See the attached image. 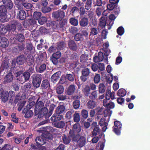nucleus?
<instances>
[{
	"label": "nucleus",
	"instance_id": "obj_1",
	"mask_svg": "<svg viewBox=\"0 0 150 150\" xmlns=\"http://www.w3.org/2000/svg\"><path fill=\"white\" fill-rule=\"evenodd\" d=\"M35 97L31 96L28 100L29 104L26 106V108L23 110L22 112L25 114V118H28L32 117L33 115V107L35 105Z\"/></svg>",
	"mask_w": 150,
	"mask_h": 150
},
{
	"label": "nucleus",
	"instance_id": "obj_2",
	"mask_svg": "<svg viewBox=\"0 0 150 150\" xmlns=\"http://www.w3.org/2000/svg\"><path fill=\"white\" fill-rule=\"evenodd\" d=\"M42 78L40 74H37L33 76L32 79V83L34 88H39L41 84Z\"/></svg>",
	"mask_w": 150,
	"mask_h": 150
},
{
	"label": "nucleus",
	"instance_id": "obj_3",
	"mask_svg": "<svg viewBox=\"0 0 150 150\" xmlns=\"http://www.w3.org/2000/svg\"><path fill=\"white\" fill-rule=\"evenodd\" d=\"M38 100H37V102L35 104V107L34 109L35 115H37L38 112L42 111L43 112L44 104L43 103L42 101H38Z\"/></svg>",
	"mask_w": 150,
	"mask_h": 150
},
{
	"label": "nucleus",
	"instance_id": "obj_4",
	"mask_svg": "<svg viewBox=\"0 0 150 150\" xmlns=\"http://www.w3.org/2000/svg\"><path fill=\"white\" fill-rule=\"evenodd\" d=\"M52 16L57 21L62 20L65 16V12L61 10L54 12L52 14Z\"/></svg>",
	"mask_w": 150,
	"mask_h": 150
},
{
	"label": "nucleus",
	"instance_id": "obj_5",
	"mask_svg": "<svg viewBox=\"0 0 150 150\" xmlns=\"http://www.w3.org/2000/svg\"><path fill=\"white\" fill-rule=\"evenodd\" d=\"M79 22L80 26L81 27H85L89 24L88 18L83 16H80L79 19Z\"/></svg>",
	"mask_w": 150,
	"mask_h": 150
},
{
	"label": "nucleus",
	"instance_id": "obj_6",
	"mask_svg": "<svg viewBox=\"0 0 150 150\" xmlns=\"http://www.w3.org/2000/svg\"><path fill=\"white\" fill-rule=\"evenodd\" d=\"M55 107V105L53 104H51L49 106V111L46 108L44 107L43 111H45V115H46V117H49L51 116Z\"/></svg>",
	"mask_w": 150,
	"mask_h": 150
},
{
	"label": "nucleus",
	"instance_id": "obj_7",
	"mask_svg": "<svg viewBox=\"0 0 150 150\" xmlns=\"http://www.w3.org/2000/svg\"><path fill=\"white\" fill-rule=\"evenodd\" d=\"M61 56V53L60 52H57L54 53L52 55V57L51 58V60L54 64L56 65L57 63V59Z\"/></svg>",
	"mask_w": 150,
	"mask_h": 150
},
{
	"label": "nucleus",
	"instance_id": "obj_8",
	"mask_svg": "<svg viewBox=\"0 0 150 150\" xmlns=\"http://www.w3.org/2000/svg\"><path fill=\"white\" fill-rule=\"evenodd\" d=\"M63 117V116L57 113L54 114L50 118L52 122L54 123V125L55 123L58 122Z\"/></svg>",
	"mask_w": 150,
	"mask_h": 150
},
{
	"label": "nucleus",
	"instance_id": "obj_9",
	"mask_svg": "<svg viewBox=\"0 0 150 150\" xmlns=\"http://www.w3.org/2000/svg\"><path fill=\"white\" fill-rule=\"evenodd\" d=\"M13 78V76L11 73H9L5 76L3 83L6 84L12 82Z\"/></svg>",
	"mask_w": 150,
	"mask_h": 150
},
{
	"label": "nucleus",
	"instance_id": "obj_10",
	"mask_svg": "<svg viewBox=\"0 0 150 150\" xmlns=\"http://www.w3.org/2000/svg\"><path fill=\"white\" fill-rule=\"evenodd\" d=\"M104 55L103 53L101 52H99L98 53V55L95 56L93 58L94 62L96 63L102 61L103 59Z\"/></svg>",
	"mask_w": 150,
	"mask_h": 150
},
{
	"label": "nucleus",
	"instance_id": "obj_11",
	"mask_svg": "<svg viewBox=\"0 0 150 150\" xmlns=\"http://www.w3.org/2000/svg\"><path fill=\"white\" fill-rule=\"evenodd\" d=\"M68 46L69 48L73 51H76L77 49V46L75 41L73 40H69L68 41Z\"/></svg>",
	"mask_w": 150,
	"mask_h": 150
},
{
	"label": "nucleus",
	"instance_id": "obj_12",
	"mask_svg": "<svg viewBox=\"0 0 150 150\" xmlns=\"http://www.w3.org/2000/svg\"><path fill=\"white\" fill-rule=\"evenodd\" d=\"M61 74V72L58 71L54 74L51 77V81L53 83H55L59 78Z\"/></svg>",
	"mask_w": 150,
	"mask_h": 150
},
{
	"label": "nucleus",
	"instance_id": "obj_13",
	"mask_svg": "<svg viewBox=\"0 0 150 150\" xmlns=\"http://www.w3.org/2000/svg\"><path fill=\"white\" fill-rule=\"evenodd\" d=\"M115 93L114 92H111L110 89H107L106 91L105 94V98L108 100H110L111 98L112 100L115 99Z\"/></svg>",
	"mask_w": 150,
	"mask_h": 150
},
{
	"label": "nucleus",
	"instance_id": "obj_14",
	"mask_svg": "<svg viewBox=\"0 0 150 150\" xmlns=\"http://www.w3.org/2000/svg\"><path fill=\"white\" fill-rule=\"evenodd\" d=\"M81 127L79 123L74 124L73 127L72 133L79 134L81 131Z\"/></svg>",
	"mask_w": 150,
	"mask_h": 150
},
{
	"label": "nucleus",
	"instance_id": "obj_15",
	"mask_svg": "<svg viewBox=\"0 0 150 150\" xmlns=\"http://www.w3.org/2000/svg\"><path fill=\"white\" fill-rule=\"evenodd\" d=\"M8 45V40L5 38L3 37L0 38V46L5 48L7 47Z\"/></svg>",
	"mask_w": 150,
	"mask_h": 150
},
{
	"label": "nucleus",
	"instance_id": "obj_16",
	"mask_svg": "<svg viewBox=\"0 0 150 150\" xmlns=\"http://www.w3.org/2000/svg\"><path fill=\"white\" fill-rule=\"evenodd\" d=\"M17 22L16 21H12L11 24L6 26L7 30L14 31L17 28Z\"/></svg>",
	"mask_w": 150,
	"mask_h": 150
},
{
	"label": "nucleus",
	"instance_id": "obj_17",
	"mask_svg": "<svg viewBox=\"0 0 150 150\" xmlns=\"http://www.w3.org/2000/svg\"><path fill=\"white\" fill-rule=\"evenodd\" d=\"M42 136L46 141H48L49 140H51L53 138L52 134L50 133L47 131H45L42 134Z\"/></svg>",
	"mask_w": 150,
	"mask_h": 150
},
{
	"label": "nucleus",
	"instance_id": "obj_18",
	"mask_svg": "<svg viewBox=\"0 0 150 150\" xmlns=\"http://www.w3.org/2000/svg\"><path fill=\"white\" fill-rule=\"evenodd\" d=\"M35 141L37 145L42 146L45 144L46 142L42 137H36Z\"/></svg>",
	"mask_w": 150,
	"mask_h": 150
},
{
	"label": "nucleus",
	"instance_id": "obj_19",
	"mask_svg": "<svg viewBox=\"0 0 150 150\" xmlns=\"http://www.w3.org/2000/svg\"><path fill=\"white\" fill-rule=\"evenodd\" d=\"M2 1L5 8L7 9L12 8L13 4L11 0H2Z\"/></svg>",
	"mask_w": 150,
	"mask_h": 150
},
{
	"label": "nucleus",
	"instance_id": "obj_20",
	"mask_svg": "<svg viewBox=\"0 0 150 150\" xmlns=\"http://www.w3.org/2000/svg\"><path fill=\"white\" fill-rule=\"evenodd\" d=\"M71 58L75 60L73 61L72 64L73 66H77L79 63L78 61L79 57L76 53H74L71 55Z\"/></svg>",
	"mask_w": 150,
	"mask_h": 150
},
{
	"label": "nucleus",
	"instance_id": "obj_21",
	"mask_svg": "<svg viewBox=\"0 0 150 150\" xmlns=\"http://www.w3.org/2000/svg\"><path fill=\"white\" fill-rule=\"evenodd\" d=\"M106 24V17H102L100 19V26L101 28H105Z\"/></svg>",
	"mask_w": 150,
	"mask_h": 150
},
{
	"label": "nucleus",
	"instance_id": "obj_22",
	"mask_svg": "<svg viewBox=\"0 0 150 150\" xmlns=\"http://www.w3.org/2000/svg\"><path fill=\"white\" fill-rule=\"evenodd\" d=\"M86 139L85 137L81 136L80 137L77 142L80 147H83L85 145Z\"/></svg>",
	"mask_w": 150,
	"mask_h": 150
},
{
	"label": "nucleus",
	"instance_id": "obj_23",
	"mask_svg": "<svg viewBox=\"0 0 150 150\" xmlns=\"http://www.w3.org/2000/svg\"><path fill=\"white\" fill-rule=\"evenodd\" d=\"M93 100H91L87 103L86 105L88 109H93L96 107V102Z\"/></svg>",
	"mask_w": 150,
	"mask_h": 150
},
{
	"label": "nucleus",
	"instance_id": "obj_24",
	"mask_svg": "<svg viewBox=\"0 0 150 150\" xmlns=\"http://www.w3.org/2000/svg\"><path fill=\"white\" fill-rule=\"evenodd\" d=\"M72 131L70 129L69 132L70 136L72 138V141L74 142H77L78 140L80 138V135L78 134L76 135L75 133H72Z\"/></svg>",
	"mask_w": 150,
	"mask_h": 150
},
{
	"label": "nucleus",
	"instance_id": "obj_25",
	"mask_svg": "<svg viewBox=\"0 0 150 150\" xmlns=\"http://www.w3.org/2000/svg\"><path fill=\"white\" fill-rule=\"evenodd\" d=\"M91 90L89 86L88 85H86L85 87L82 89V91L84 95L86 96H88L90 94V91Z\"/></svg>",
	"mask_w": 150,
	"mask_h": 150
},
{
	"label": "nucleus",
	"instance_id": "obj_26",
	"mask_svg": "<svg viewBox=\"0 0 150 150\" xmlns=\"http://www.w3.org/2000/svg\"><path fill=\"white\" fill-rule=\"evenodd\" d=\"M50 84L49 81L48 79L43 80L41 84V87L42 89H46L50 86Z\"/></svg>",
	"mask_w": 150,
	"mask_h": 150
},
{
	"label": "nucleus",
	"instance_id": "obj_27",
	"mask_svg": "<svg viewBox=\"0 0 150 150\" xmlns=\"http://www.w3.org/2000/svg\"><path fill=\"white\" fill-rule=\"evenodd\" d=\"M18 16L20 19L24 20L26 17V14L25 12L23 10H21L18 13Z\"/></svg>",
	"mask_w": 150,
	"mask_h": 150
},
{
	"label": "nucleus",
	"instance_id": "obj_28",
	"mask_svg": "<svg viewBox=\"0 0 150 150\" xmlns=\"http://www.w3.org/2000/svg\"><path fill=\"white\" fill-rule=\"evenodd\" d=\"M75 90V85L73 84L71 85L69 87L67 92L69 95H71L74 93Z\"/></svg>",
	"mask_w": 150,
	"mask_h": 150
},
{
	"label": "nucleus",
	"instance_id": "obj_29",
	"mask_svg": "<svg viewBox=\"0 0 150 150\" xmlns=\"http://www.w3.org/2000/svg\"><path fill=\"white\" fill-rule=\"evenodd\" d=\"M8 93L6 91L1 93V101L5 103L8 100Z\"/></svg>",
	"mask_w": 150,
	"mask_h": 150
},
{
	"label": "nucleus",
	"instance_id": "obj_30",
	"mask_svg": "<svg viewBox=\"0 0 150 150\" xmlns=\"http://www.w3.org/2000/svg\"><path fill=\"white\" fill-rule=\"evenodd\" d=\"M89 96V98L91 100H96L97 99L98 96V93L97 91H94L92 92Z\"/></svg>",
	"mask_w": 150,
	"mask_h": 150
},
{
	"label": "nucleus",
	"instance_id": "obj_31",
	"mask_svg": "<svg viewBox=\"0 0 150 150\" xmlns=\"http://www.w3.org/2000/svg\"><path fill=\"white\" fill-rule=\"evenodd\" d=\"M65 109V107L64 105H60L55 110V113H57L60 114L63 113Z\"/></svg>",
	"mask_w": 150,
	"mask_h": 150
},
{
	"label": "nucleus",
	"instance_id": "obj_32",
	"mask_svg": "<svg viewBox=\"0 0 150 150\" xmlns=\"http://www.w3.org/2000/svg\"><path fill=\"white\" fill-rule=\"evenodd\" d=\"M100 129L99 125L96 126L94 127L93 131L92 132V135L93 136H96L98 134L100 133Z\"/></svg>",
	"mask_w": 150,
	"mask_h": 150
},
{
	"label": "nucleus",
	"instance_id": "obj_33",
	"mask_svg": "<svg viewBox=\"0 0 150 150\" xmlns=\"http://www.w3.org/2000/svg\"><path fill=\"white\" fill-rule=\"evenodd\" d=\"M25 60V58L23 56H21L18 57L16 60V61L18 65H22L24 62Z\"/></svg>",
	"mask_w": 150,
	"mask_h": 150
},
{
	"label": "nucleus",
	"instance_id": "obj_34",
	"mask_svg": "<svg viewBox=\"0 0 150 150\" xmlns=\"http://www.w3.org/2000/svg\"><path fill=\"white\" fill-rule=\"evenodd\" d=\"M106 89V88L104 84L103 83H100L98 86V91L100 93H104Z\"/></svg>",
	"mask_w": 150,
	"mask_h": 150
},
{
	"label": "nucleus",
	"instance_id": "obj_35",
	"mask_svg": "<svg viewBox=\"0 0 150 150\" xmlns=\"http://www.w3.org/2000/svg\"><path fill=\"white\" fill-rule=\"evenodd\" d=\"M85 2L84 7L86 10H88L92 7V0H87Z\"/></svg>",
	"mask_w": 150,
	"mask_h": 150
},
{
	"label": "nucleus",
	"instance_id": "obj_36",
	"mask_svg": "<svg viewBox=\"0 0 150 150\" xmlns=\"http://www.w3.org/2000/svg\"><path fill=\"white\" fill-rule=\"evenodd\" d=\"M69 22L70 24L74 26H77L78 24V20L75 18H71L69 19Z\"/></svg>",
	"mask_w": 150,
	"mask_h": 150
},
{
	"label": "nucleus",
	"instance_id": "obj_37",
	"mask_svg": "<svg viewBox=\"0 0 150 150\" xmlns=\"http://www.w3.org/2000/svg\"><path fill=\"white\" fill-rule=\"evenodd\" d=\"M69 31L71 34H74L78 32V29L76 27L71 26L69 28Z\"/></svg>",
	"mask_w": 150,
	"mask_h": 150
},
{
	"label": "nucleus",
	"instance_id": "obj_38",
	"mask_svg": "<svg viewBox=\"0 0 150 150\" xmlns=\"http://www.w3.org/2000/svg\"><path fill=\"white\" fill-rule=\"evenodd\" d=\"M88 59V55L85 53L82 54L80 58V62L82 63L85 62Z\"/></svg>",
	"mask_w": 150,
	"mask_h": 150
},
{
	"label": "nucleus",
	"instance_id": "obj_39",
	"mask_svg": "<svg viewBox=\"0 0 150 150\" xmlns=\"http://www.w3.org/2000/svg\"><path fill=\"white\" fill-rule=\"evenodd\" d=\"M126 94V91L123 88L119 89L117 92V95L118 96L120 97H123L125 96Z\"/></svg>",
	"mask_w": 150,
	"mask_h": 150
},
{
	"label": "nucleus",
	"instance_id": "obj_40",
	"mask_svg": "<svg viewBox=\"0 0 150 150\" xmlns=\"http://www.w3.org/2000/svg\"><path fill=\"white\" fill-rule=\"evenodd\" d=\"M117 32L119 35L121 36L124 33L125 29L122 26H120L117 29Z\"/></svg>",
	"mask_w": 150,
	"mask_h": 150
},
{
	"label": "nucleus",
	"instance_id": "obj_41",
	"mask_svg": "<svg viewBox=\"0 0 150 150\" xmlns=\"http://www.w3.org/2000/svg\"><path fill=\"white\" fill-rule=\"evenodd\" d=\"M80 105V100H74L73 103V106L74 108L75 109H78Z\"/></svg>",
	"mask_w": 150,
	"mask_h": 150
},
{
	"label": "nucleus",
	"instance_id": "obj_42",
	"mask_svg": "<svg viewBox=\"0 0 150 150\" xmlns=\"http://www.w3.org/2000/svg\"><path fill=\"white\" fill-rule=\"evenodd\" d=\"M64 90L63 86L62 85H59L57 88L56 91L58 94H61L63 92Z\"/></svg>",
	"mask_w": 150,
	"mask_h": 150
},
{
	"label": "nucleus",
	"instance_id": "obj_43",
	"mask_svg": "<svg viewBox=\"0 0 150 150\" xmlns=\"http://www.w3.org/2000/svg\"><path fill=\"white\" fill-rule=\"evenodd\" d=\"M100 75L98 74H96L93 79L94 83L96 84L100 82Z\"/></svg>",
	"mask_w": 150,
	"mask_h": 150
},
{
	"label": "nucleus",
	"instance_id": "obj_44",
	"mask_svg": "<svg viewBox=\"0 0 150 150\" xmlns=\"http://www.w3.org/2000/svg\"><path fill=\"white\" fill-rule=\"evenodd\" d=\"M56 127L59 128H63L65 125V123L63 121L58 122L55 124Z\"/></svg>",
	"mask_w": 150,
	"mask_h": 150
},
{
	"label": "nucleus",
	"instance_id": "obj_45",
	"mask_svg": "<svg viewBox=\"0 0 150 150\" xmlns=\"http://www.w3.org/2000/svg\"><path fill=\"white\" fill-rule=\"evenodd\" d=\"M82 75L87 76L89 75L90 73V70L88 68H86L82 69Z\"/></svg>",
	"mask_w": 150,
	"mask_h": 150
},
{
	"label": "nucleus",
	"instance_id": "obj_46",
	"mask_svg": "<svg viewBox=\"0 0 150 150\" xmlns=\"http://www.w3.org/2000/svg\"><path fill=\"white\" fill-rule=\"evenodd\" d=\"M90 38H91V34L94 35H97L98 33V30H97V28H95L91 27L90 29Z\"/></svg>",
	"mask_w": 150,
	"mask_h": 150
},
{
	"label": "nucleus",
	"instance_id": "obj_47",
	"mask_svg": "<svg viewBox=\"0 0 150 150\" xmlns=\"http://www.w3.org/2000/svg\"><path fill=\"white\" fill-rule=\"evenodd\" d=\"M31 87V85L30 83H26L24 86L23 89L25 92L28 91L30 89Z\"/></svg>",
	"mask_w": 150,
	"mask_h": 150
},
{
	"label": "nucleus",
	"instance_id": "obj_48",
	"mask_svg": "<svg viewBox=\"0 0 150 150\" xmlns=\"http://www.w3.org/2000/svg\"><path fill=\"white\" fill-rule=\"evenodd\" d=\"M73 116L74 120V122H78L80 121V118L79 113L75 112Z\"/></svg>",
	"mask_w": 150,
	"mask_h": 150
},
{
	"label": "nucleus",
	"instance_id": "obj_49",
	"mask_svg": "<svg viewBox=\"0 0 150 150\" xmlns=\"http://www.w3.org/2000/svg\"><path fill=\"white\" fill-rule=\"evenodd\" d=\"M96 5L98 6H101L102 5L105 4L106 2L103 0H96L95 1Z\"/></svg>",
	"mask_w": 150,
	"mask_h": 150
},
{
	"label": "nucleus",
	"instance_id": "obj_50",
	"mask_svg": "<svg viewBox=\"0 0 150 150\" xmlns=\"http://www.w3.org/2000/svg\"><path fill=\"white\" fill-rule=\"evenodd\" d=\"M21 77V78L22 77L24 78L25 81L28 80L29 79L30 77V73L28 72H25L22 74Z\"/></svg>",
	"mask_w": 150,
	"mask_h": 150
},
{
	"label": "nucleus",
	"instance_id": "obj_51",
	"mask_svg": "<svg viewBox=\"0 0 150 150\" xmlns=\"http://www.w3.org/2000/svg\"><path fill=\"white\" fill-rule=\"evenodd\" d=\"M47 21V19L45 17L42 16L38 19V21L40 24L42 25L45 23Z\"/></svg>",
	"mask_w": 150,
	"mask_h": 150
},
{
	"label": "nucleus",
	"instance_id": "obj_52",
	"mask_svg": "<svg viewBox=\"0 0 150 150\" xmlns=\"http://www.w3.org/2000/svg\"><path fill=\"white\" fill-rule=\"evenodd\" d=\"M11 116L12 119L11 121L16 123H18V118H17L16 116V114L13 113L11 114Z\"/></svg>",
	"mask_w": 150,
	"mask_h": 150
},
{
	"label": "nucleus",
	"instance_id": "obj_53",
	"mask_svg": "<svg viewBox=\"0 0 150 150\" xmlns=\"http://www.w3.org/2000/svg\"><path fill=\"white\" fill-rule=\"evenodd\" d=\"M81 115L83 118L84 119L87 118L88 116V111L85 109L82 110L81 111Z\"/></svg>",
	"mask_w": 150,
	"mask_h": 150
},
{
	"label": "nucleus",
	"instance_id": "obj_54",
	"mask_svg": "<svg viewBox=\"0 0 150 150\" xmlns=\"http://www.w3.org/2000/svg\"><path fill=\"white\" fill-rule=\"evenodd\" d=\"M82 38V35L80 33H76L74 36V39L76 41H79Z\"/></svg>",
	"mask_w": 150,
	"mask_h": 150
},
{
	"label": "nucleus",
	"instance_id": "obj_55",
	"mask_svg": "<svg viewBox=\"0 0 150 150\" xmlns=\"http://www.w3.org/2000/svg\"><path fill=\"white\" fill-rule=\"evenodd\" d=\"M6 18V13H5V14L3 13L1 14L0 15V20L3 22H4L7 21L8 19H7Z\"/></svg>",
	"mask_w": 150,
	"mask_h": 150
},
{
	"label": "nucleus",
	"instance_id": "obj_56",
	"mask_svg": "<svg viewBox=\"0 0 150 150\" xmlns=\"http://www.w3.org/2000/svg\"><path fill=\"white\" fill-rule=\"evenodd\" d=\"M113 75L111 74H108V76L106 77L107 82L109 84L111 83L113 80Z\"/></svg>",
	"mask_w": 150,
	"mask_h": 150
},
{
	"label": "nucleus",
	"instance_id": "obj_57",
	"mask_svg": "<svg viewBox=\"0 0 150 150\" xmlns=\"http://www.w3.org/2000/svg\"><path fill=\"white\" fill-rule=\"evenodd\" d=\"M81 6L79 8V11L80 16H83L86 12L85 8L83 6Z\"/></svg>",
	"mask_w": 150,
	"mask_h": 150
},
{
	"label": "nucleus",
	"instance_id": "obj_58",
	"mask_svg": "<svg viewBox=\"0 0 150 150\" xmlns=\"http://www.w3.org/2000/svg\"><path fill=\"white\" fill-rule=\"evenodd\" d=\"M20 6H21L22 7V6H23L25 8L27 9H31L33 6V5L31 4L28 3H25Z\"/></svg>",
	"mask_w": 150,
	"mask_h": 150
},
{
	"label": "nucleus",
	"instance_id": "obj_59",
	"mask_svg": "<svg viewBox=\"0 0 150 150\" xmlns=\"http://www.w3.org/2000/svg\"><path fill=\"white\" fill-rule=\"evenodd\" d=\"M97 112L96 113V115H101L103 114V108L98 107L95 109Z\"/></svg>",
	"mask_w": 150,
	"mask_h": 150
},
{
	"label": "nucleus",
	"instance_id": "obj_60",
	"mask_svg": "<svg viewBox=\"0 0 150 150\" xmlns=\"http://www.w3.org/2000/svg\"><path fill=\"white\" fill-rule=\"evenodd\" d=\"M87 0H78V1L76 3V6L78 7H80L81 6H83L84 2Z\"/></svg>",
	"mask_w": 150,
	"mask_h": 150
},
{
	"label": "nucleus",
	"instance_id": "obj_61",
	"mask_svg": "<svg viewBox=\"0 0 150 150\" xmlns=\"http://www.w3.org/2000/svg\"><path fill=\"white\" fill-rule=\"evenodd\" d=\"M41 15V13L39 12H35L34 13L33 17L36 20L39 19Z\"/></svg>",
	"mask_w": 150,
	"mask_h": 150
},
{
	"label": "nucleus",
	"instance_id": "obj_62",
	"mask_svg": "<svg viewBox=\"0 0 150 150\" xmlns=\"http://www.w3.org/2000/svg\"><path fill=\"white\" fill-rule=\"evenodd\" d=\"M51 10V8L48 6H45L42 7V11L43 13H46L50 11Z\"/></svg>",
	"mask_w": 150,
	"mask_h": 150
},
{
	"label": "nucleus",
	"instance_id": "obj_63",
	"mask_svg": "<svg viewBox=\"0 0 150 150\" xmlns=\"http://www.w3.org/2000/svg\"><path fill=\"white\" fill-rule=\"evenodd\" d=\"M105 120L103 118H101L99 122V124L100 126L108 125V123L105 122Z\"/></svg>",
	"mask_w": 150,
	"mask_h": 150
},
{
	"label": "nucleus",
	"instance_id": "obj_64",
	"mask_svg": "<svg viewBox=\"0 0 150 150\" xmlns=\"http://www.w3.org/2000/svg\"><path fill=\"white\" fill-rule=\"evenodd\" d=\"M74 111L72 110H70L66 113V118L70 119L72 117V114L74 113Z\"/></svg>",
	"mask_w": 150,
	"mask_h": 150
}]
</instances>
